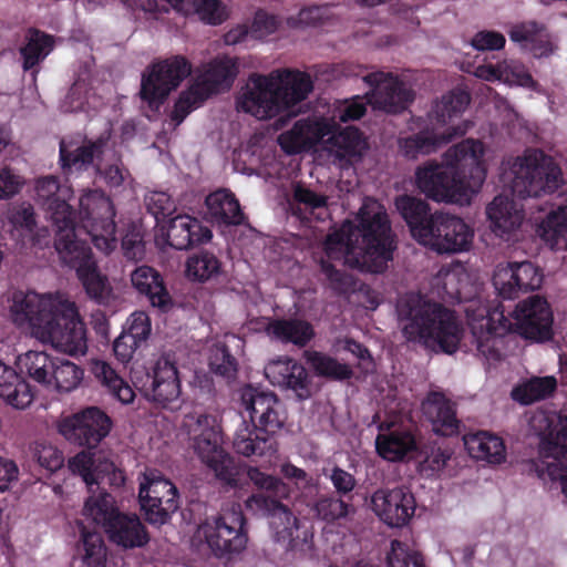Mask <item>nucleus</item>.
<instances>
[{
  "instance_id": "obj_42",
  "label": "nucleus",
  "mask_w": 567,
  "mask_h": 567,
  "mask_svg": "<svg viewBox=\"0 0 567 567\" xmlns=\"http://www.w3.org/2000/svg\"><path fill=\"white\" fill-rule=\"evenodd\" d=\"M166 3L184 16L196 14L212 25L223 23L228 17L220 0H166Z\"/></svg>"
},
{
  "instance_id": "obj_24",
  "label": "nucleus",
  "mask_w": 567,
  "mask_h": 567,
  "mask_svg": "<svg viewBox=\"0 0 567 567\" xmlns=\"http://www.w3.org/2000/svg\"><path fill=\"white\" fill-rule=\"evenodd\" d=\"M112 427L111 416L99 406H86L73 413V441L89 450L95 449Z\"/></svg>"
},
{
  "instance_id": "obj_13",
  "label": "nucleus",
  "mask_w": 567,
  "mask_h": 567,
  "mask_svg": "<svg viewBox=\"0 0 567 567\" xmlns=\"http://www.w3.org/2000/svg\"><path fill=\"white\" fill-rule=\"evenodd\" d=\"M38 200L45 207L55 227V249L64 264L71 260V209L68 200L70 188L61 186L54 176L35 181Z\"/></svg>"
},
{
  "instance_id": "obj_53",
  "label": "nucleus",
  "mask_w": 567,
  "mask_h": 567,
  "mask_svg": "<svg viewBox=\"0 0 567 567\" xmlns=\"http://www.w3.org/2000/svg\"><path fill=\"white\" fill-rule=\"evenodd\" d=\"M209 368L216 375L230 381L237 374V360L227 346H216L209 357Z\"/></svg>"
},
{
  "instance_id": "obj_33",
  "label": "nucleus",
  "mask_w": 567,
  "mask_h": 567,
  "mask_svg": "<svg viewBox=\"0 0 567 567\" xmlns=\"http://www.w3.org/2000/svg\"><path fill=\"white\" fill-rule=\"evenodd\" d=\"M276 434L260 431L259 426L252 423L249 425L243 421L235 432L233 449L237 454L246 457L271 456L277 452Z\"/></svg>"
},
{
  "instance_id": "obj_44",
  "label": "nucleus",
  "mask_w": 567,
  "mask_h": 567,
  "mask_svg": "<svg viewBox=\"0 0 567 567\" xmlns=\"http://www.w3.org/2000/svg\"><path fill=\"white\" fill-rule=\"evenodd\" d=\"M237 74V59L223 55L210 61L200 78L218 93L220 89H229Z\"/></svg>"
},
{
  "instance_id": "obj_28",
  "label": "nucleus",
  "mask_w": 567,
  "mask_h": 567,
  "mask_svg": "<svg viewBox=\"0 0 567 567\" xmlns=\"http://www.w3.org/2000/svg\"><path fill=\"white\" fill-rule=\"evenodd\" d=\"M416 426H399L375 439L378 454L385 461L400 462L419 451L420 435Z\"/></svg>"
},
{
  "instance_id": "obj_45",
  "label": "nucleus",
  "mask_w": 567,
  "mask_h": 567,
  "mask_svg": "<svg viewBox=\"0 0 567 567\" xmlns=\"http://www.w3.org/2000/svg\"><path fill=\"white\" fill-rule=\"evenodd\" d=\"M82 527L81 542L76 545V553L85 567H105L107 549L102 535L97 532H89Z\"/></svg>"
},
{
  "instance_id": "obj_49",
  "label": "nucleus",
  "mask_w": 567,
  "mask_h": 567,
  "mask_svg": "<svg viewBox=\"0 0 567 567\" xmlns=\"http://www.w3.org/2000/svg\"><path fill=\"white\" fill-rule=\"evenodd\" d=\"M471 102V95L465 90L454 89L444 94L430 113L440 124H445L452 116L462 113Z\"/></svg>"
},
{
  "instance_id": "obj_54",
  "label": "nucleus",
  "mask_w": 567,
  "mask_h": 567,
  "mask_svg": "<svg viewBox=\"0 0 567 567\" xmlns=\"http://www.w3.org/2000/svg\"><path fill=\"white\" fill-rule=\"evenodd\" d=\"M351 508L348 502L334 495L322 496L315 505L318 517L328 523L347 517Z\"/></svg>"
},
{
  "instance_id": "obj_1",
  "label": "nucleus",
  "mask_w": 567,
  "mask_h": 567,
  "mask_svg": "<svg viewBox=\"0 0 567 567\" xmlns=\"http://www.w3.org/2000/svg\"><path fill=\"white\" fill-rule=\"evenodd\" d=\"M115 208L102 190H89L79 199V210L73 209V270L86 296L95 303L110 302L112 287L101 272L97 261L86 240L80 239L84 233L96 249L112 252L117 245Z\"/></svg>"
},
{
  "instance_id": "obj_47",
  "label": "nucleus",
  "mask_w": 567,
  "mask_h": 567,
  "mask_svg": "<svg viewBox=\"0 0 567 567\" xmlns=\"http://www.w3.org/2000/svg\"><path fill=\"white\" fill-rule=\"evenodd\" d=\"M557 389V380L554 377H534L525 383L515 386L512 398L524 405L549 398Z\"/></svg>"
},
{
  "instance_id": "obj_18",
  "label": "nucleus",
  "mask_w": 567,
  "mask_h": 567,
  "mask_svg": "<svg viewBox=\"0 0 567 567\" xmlns=\"http://www.w3.org/2000/svg\"><path fill=\"white\" fill-rule=\"evenodd\" d=\"M363 80L371 86V91L365 94V97L374 110L399 114L414 101L413 90L392 73L372 72L367 74Z\"/></svg>"
},
{
  "instance_id": "obj_3",
  "label": "nucleus",
  "mask_w": 567,
  "mask_h": 567,
  "mask_svg": "<svg viewBox=\"0 0 567 567\" xmlns=\"http://www.w3.org/2000/svg\"><path fill=\"white\" fill-rule=\"evenodd\" d=\"M483 156L481 141L463 140L445 152L444 164L433 163L417 168L416 186L435 202H453L463 189L482 187L486 178Z\"/></svg>"
},
{
  "instance_id": "obj_4",
  "label": "nucleus",
  "mask_w": 567,
  "mask_h": 567,
  "mask_svg": "<svg viewBox=\"0 0 567 567\" xmlns=\"http://www.w3.org/2000/svg\"><path fill=\"white\" fill-rule=\"evenodd\" d=\"M396 313L406 341L437 348L447 354L457 351L463 328L455 311L419 292H408L398 299Z\"/></svg>"
},
{
  "instance_id": "obj_31",
  "label": "nucleus",
  "mask_w": 567,
  "mask_h": 567,
  "mask_svg": "<svg viewBox=\"0 0 567 567\" xmlns=\"http://www.w3.org/2000/svg\"><path fill=\"white\" fill-rule=\"evenodd\" d=\"M131 282L138 295L144 296L151 306L167 312L173 307L172 297L163 276L151 266H138L131 274Z\"/></svg>"
},
{
  "instance_id": "obj_7",
  "label": "nucleus",
  "mask_w": 567,
  "mask_h": 567,
  "mask_svg": "<svg viewBox=\"0 0 567 567\" xmlns=\"http://www.w3.org/2000/svg\"><path fill=\"white\" fill-rule=\"evenodd\" d=\"M237 464L243 468L240 481L234 488L241 487L248 478L265 492L256 493L246 501L247 509L269 519V525L278 543H286L287 548H295V533L298 530V518L289 507L278 501L275 496L286 493L285 484L277 477L262 473L257 467H248Z\"/></svg>"
},
{
  "instance_id": "obj_40",
  "label": "nucleus",
  "mask_w": 567,
  "mask_h": 567,
  "mask_svg": "<svg viewBox=\"0 0 567 567\" xmlns=\"http://www.w3.org/2000/svg\"><path fill=\"white\" fill-rule=\"evenodd\" d=\"M511 41L519 44L524 50L532 52L535 56H542L550 51V42L545 27L535 21H527L514 24L508 30Z\"/></svg>"
},
{
  "instance_id": "obj_15",
  "label": "nucleus",
  "mask_w": 567,
  "mask_h": 567,
  "mask_svg": "<svg viewBox=\"0 0 567 567\" xmlns=\"http://www.w3.org/2000/svg\"><path fill=\"white\" fill-rule=\"evenodd\" d=\"M190 72V62L182 55L154 62L142 74L141 99L152 111H158L169 93L176 90Z\"/></svg>"
},
{
  "instance_id": "obj_14",
  "label": "nucleus",
  "mask_w": 567,
  "mask_h": 567,
  "mask_svg": "<svg viewBox=\"0 0 567 567\" xmlns=\"http://www.w3.org/2000/svg\"><path fill=\"white\" fill-rule=\"evenodd\" d=\"M138 481V502L145 519L152 525L166 524L179 507L177 487L157 470H146Z\"/></svg>"
},
{
  "instance_id": "obj_36",
  "label": "nucleus",
  "mask_w": 567,
  "mask_h": 567,
  "mask_svg": "<svg viewBox=\"0 0 567 567\" xmlns=\"http://www.w3.org/2000/svg\"><path fill=\"white\" fill-rule=\"evenodd\" d=\"M330 126L326 121L310 122L307 120L297 121L291 130L280 134L278 142L287 154L299 153L308 142L324 138Z\"/></svg>"
},
{
  "instance_id": "obj_22",
  "label": "nucleus",
  "mask_w": 567,
  "mask_h": 567,
  "mask_svg": "<svg viewBox=\"0 0 567 567\" xmlns=\"http://www.w3.org/2000/svg\"><path fill=\"white\" fill-rule=\"evenodd\" d=\"M377 516L390 527L405 526L414 515L416 503L413 493L405 486L378 489L371 497Z\"/></svg>"
},
{
  "instance_id": "obj_25",
  "label": "nucleus",
  "mask_w": 567,
  "mask_h": 567,
  "mask_svg": "<svg viewBox=\"0 0 567 567\" xmlns=\"http://www.w3.org/2000/svg\"><path fill=\"white\" fill-rule=\"evenodd\" d=\"M420 131L398 140L399 152L409 159L435 153L441 146L466 133L465 128L452 127L447 133L439 134L434 126H419Z\"/></svg>"
},
{
  "instance_id": "obj_12",
  "label": "nucleus",
  "mask_w": 567,
  "mask_h": 567,
  "mask_svg": "<svg viewBox=\"0 0 567 567\" xmlns=\"http://www.w3.org/2000/svg\"><path fill=\"white\" fill-rule=\"evenodd\" d=\"M196 423L200 432L194 437V449L202 462L226 485H238L243 468L221 447V431L216 419L208 414H200Z\"/></svg>"
},
{
  "instance_id": "obj_37",
  "label": "nucleus",
  "mask_w": 567,
  "mask_h": 567,
  "mask_svg": "<svg viewBox=\"0 0 567 567\" xmlns=\"http://www.w3.org/2000/svg\"><path fill=\"white\" fill-rule=\"evenodd\" d=\"M468 454L489 464H501L506 460V446L502 437L487 431H478L464 436Z\"/></svg>"
},
{
  "instance_id": "obj_6",
  "label": "nucleus",
  "mask_w": 567,
  "mask_h": 567,
  "mask_svg": "<svg viewBox=\"0 0 567 567\" xmlns=\"http://www.w3.org/2000/svg\"><path fill=\"white\" fill-rule=\"evenodd\" d=\"M313 90L310 75L282 69L269 75L254 74L238 99V107L258 118H271L305 101Z\"/></svg>"
},
{
  "instance_id": "obj_19",
  "label": "nucleus",
  "mask_w": 567,
  "mask_h": 567,
  "mask_svg": "<svg viewBox=\"0 0 567 567\" xmlns=\"http://www.w3.org/2000/svg\"><path fill=\"white\" fill-rule=\"evenodd\" d=\"M542 269L532 261H509L497 265L493 275V285L504 299H516L540 288L543 284Z\"/></svg>"
},
{
  "instance_id": "obj_20",
  "label": "nucleus",
  "mask_w": 567,
  "mask_h": 567,
  "mask_svg": "<svg viewBox=\"0 0 567 567\" xmlns=\"http://www.w3.org/2000/svg\"><path fill=\"white\" fill-rule=\"evenodd\" d=\"M515 331L525 339L547 341L553 336V312L546 299L532 296L513 311Z\"/></svg>"
},
{
  "instance_id": "obj_38",
  "label": "nucleus",
  "mask_w": 567,
  "mask_h": 567,
  "mask_svg": "<svg viewBox=\"0 0 567 567\" xmlns=\"http://www.w3.org/2000/svg\"><path fill=\"white\" fill-rule=\"evenodd\" d=\"M267 333L282 343H292L299 348L306 347L316 336L313 326L298 318H281L271 320Z\"/></svg>"
},
{
  "instance_id": "obj_9",
  "label": "nucleus",
  "mask_w": 567,
  "mask_h": 567,
  "mask_svg": "<svg viewBox=\"0 0 567 567\" xmlns=\"http://www.w3.org/2000/svg\"><path fill=\"white\" fill-rule=\"evenodd\" d=\"M511 172L512 194L520 199L553 194L564 184L559 165L538 148L525 150L514 159Z\"/></svg>"
},
{
  "instance_id": "obj_17",
  "label": "nucleus",
  "mask_w": 567,
  "mask_h": 567,
  "mask_svg": "<svg viewBox=\"0 0 567 567\" xmlns=\"http://www.w3.org/2000/svg\"><path fill=\"white\" fill-rule=\"evenodd\" d=\"M430 236L431 238H425L421 245L441 255H452L471 249L474 230L461 217L436 210Z\"/></svg>"
},
{
  "instance_id": "obj_41",
  "label": "nucleus",
  "mask_w": 567,
  "mask_h": 567,
  "mask_svg": "<svg viewBox=\"0 0 567 567\" xmlns=\"http://www.w3.org/2000/svg\"><path fill=\"white\" fill-rule=\"evenodd\" d=\"M0 396L16 409H25L33 400L30 385L17 371L0 360Z\"/></svg>"
},
{
  "instance_id": "obj_50",
  "label": "nucleus",
  "mask_w": 567,
  "mask_h": 567,
  "mask_svg": "<svg viewBox=\"0 0 567 567\" xmlns=\"http://www.w3.org/2000/svg\"><path fill=\"white\" fill-rule=\"evenodd\" d=\"M27 39L28 42L25 47L21 49L24 70L32 69L42 61L53 48L52 38L38 30L29 31Z\"/></svg>"
},
{
  "instance_id": "obj_21",
  "label": "nucleus",
  "mask_w": 567,
  "mask_h": 567,
  "mask_svg": "<svg viewBox=\"0 0 567 567\" xmlns=\"http://www.w3.org/2000/svg\"><path fill=\"white\" fill-rule=\"evenodd\" d=\"M240 399L251 423L260 431L277 433L284 426L281 402L274 392L248 385L243 389Z\"/></svg>"
},
{
  "instance_id": "obj_63",
  "label": "nucleus",
  "mask_w": 567,
  "mask_h": 567,
  "mask_svg": "<svg viewBox=\"0 0 567 567\" xmlns=\"http://www.w3.org/2000/svg\"><path fill=\"white\" fill-rule=\"evenodd\" d=\"M140 341L122 332L113 343V352L115 358L122 362L127 363L132 360L135 351L142 346Z\"/></svg>"
},
{
  "instance_id": "obj_16",
  "label": "nucleus",
  "mask_w": 567,
  "mask_h": 567,
  "mask_svg": "<svg viewBox=\"0 0 567 567\" xmlns=\"http://www.w3.org/2000/svg\"><path fill=\"white\" fill-rule=\"evenodd\" d=\"M135 385L144 398L163 409L177 410L181 408V380L175 363L166 358L157 360L152 372L137 379Z\"/></svg>"
},
{
  "instance_id": "obj_58",
  "label": "nucleus",
  "mask_w": 567,
  "mask_h": 567,
  "mask_svg": "<svg viewBox=\"0 0 567 567\" xmlns=\"http://www.w3.org/2000/svg\"><path fill=\"white\" fill-rule=\"evenodd\" d=\"M151 331L150 316L145 311H135L127 319V329L123 332L144 343L148 339Z\"/></svg>"
},
{
  "instance_id": "obj_46",
  "label": "nucleus",
  "mask_w": 567,
  "mask_h": 567,
  "mask_svg": "<svg viewBox=\"0 0 567 567\" xmlns=\"http://www.w3.org/2000/svg\"><path fill=\"white\" fill-rule=\"evenodd\" d=\"M221 271V262L217 256L206 249L190 255L186 260L185 274L189 280L206 282L216 278Z\"/></svg>"
},
{
  "instance_id": "obj_30",
  "label": "nucleus",
  "mask_w": 567,
  "mask_h": 567,
  "mask_svg": "<svg viewBox=\"0 0 567 567\" xmlns=\"http://www.w3.org/2000/svg\"><path fill=\"white\" fill-rule=\"evenodd\" d=\"M483 327L486 332L477 337V352L487 361H501L503 337L513 330L512 321L505 316L503 308L495 307L487 312Z\"/></svg>"
},
{
  "instance_id": "obj_61",
  "label": "nucleus",
  "mask_w": 567,
  "mask_h": 567,
  "mask_svg": "<svg viewBox=\"0 0 567 567\" xmlns=\"http://www.w3.org/2000/svg\"><path fill=\"white\" fill-rule=\"evenodd\" d=\"M506 43L505 37L497 31H478L472 39L471 44L478 51L501 50Z\"/></svg>"
},
{
  "instance_id": "obj_56",
  "label": "nucleus",
  "mask_w": 567,
  "mask_h": 567,
  "mask_svg": "<svg viewBox=\"0 0 567 567\" xmlns=\"http://www.w3.org/2000/svg\"><path fill=\"white\" fill-rule=\"evenodd\" d=\"M320 270L326 276L330 289L336 293H346L352 286V278L344 271L337 269L329 260H320Z\"/></svg>"
},
{
  "instance_id": "obj_27",
  "label": "nucleus",
  "mask_w": 567,
  "mask_h": 567,
  "mask_svg": "<svg viewBox=\"0 0 567 567\" xmlns=\"http://www.w3.org/2000/svg\"><path fill=\"white\" fill-rule=\"evenodd\" d=\"M265 375L272 385L295 391L300 400L310 396L308 372L292 358L286 357L269 362L265 367Z\"/></svg>"
},
{
  "instance_id": "obj_35",
  "label": "nucleus",
  "mask_w": 567,
  "mask_h": 567,
  "mask_svg": "<svg viewBox=\"0 0 567 567\" xmlns=\"http://www.w3.org/2000/svg\"><path fill=\"white\" fill-rule=\"evenodd\" d=\"M330 128L328 135L322 138L327 148L340 159L359 158L367 148V142L362 132L355 126L341 128L336 123L326 122Z\"/></svg>"
},
{
  "instance_id": "obj_48",
  "label": "nucleus",
  "mask_w": 567,
  "mask_h": 567,
  "mask_svg": "<svg viewBox=\"0 0 567 567\" xmlns=\"http://www.w3.org/2000/svg\"><path fill=\"white\" fill-rule=\"evenodd\" d=\"M307 360L318 377L332 381H346L353 377L350 365L319 351L309 352Z\"/></svg>"
},
{
  "instance_id": "obj_10",
  "label": "nucleus",
  "mask_w": 567,
  "mask_h": 567,
  "mask_svg": "<svg viewBox=\"0 0 567 567\" xmlns=\"http://www.w3.org/2000/svg\"><path fill=\"white\" fill-rule=\"evenodd\" d=\"M83 515L101 526L110 542L118 546L142 547L148 542V534L141 519L136 515L121 513L113 496L106 491L89 496Z\"/></svg>"
},
{
  "instance_id": "obj_64",
  "label": "nucleus",
  "mask_w": 567,
  "mask_h": 567,
  "mask_svg": "<svg viewBox=\"0 0 567 567\" xmlns=\"http://www.w3.org/2000/svg\"><path fill=\"white\" fill-rule=\"evenodd\" d=\"M213 94H216L215 90H213V87L208 85L199 75L197 80L179 95L190 102L193 107L196 109Z\"/></svg>"
},
{
  "instance_id": "obj_23",
  "label": "nucleus",
  "mask_w": 567,
  "mask_h": 567,
  "mask_svg": "<svg viewBox=\"0 0 567 567\" xmlns=\"http://www.w3.org/2000/svg\"><path fill=\"white\" fill-rule=\"evenodd\" d=\"M79 474L89 489L96 485L107 484L111 487H122L125 484V472L101 455L91 452H81L73 456V475Z\"/></svg>"
},
{
  "instance_id": "obj_26",
  "label": "nucleus",
  "mask_w": 567,
  "mask_h": 567,
  "mask_svg": "<svg viewBox=\"0 0 567 567\" xmlns=\"http://www.w3.org/2000/svg\"><path fill=\"white\" fill-rule=\"evenodd\" d=\"M421 411L434 433L442 436L460 433L461 421L456 416V404L442 391H430L421 403Z\"/></svg>"
},
{
  "instance_id": "obj_52",
  "label": "nucleus",
  "mask_w": 567,
  "mask_h": 567,
  "mask_svg": "<svg viewBox=\"0 0 567 567\" xmlns=\"http://www.w3.org/2000/svg\"><path fill=\"white\" fill-rule=\"evenodd\" d=\"M386 564L389 567H426L423 555L399 539L391 542Z\"/></svg>"
},
{
  "instance_id": "obj_2",
  "label": "nucleus",
  "mask_w": 567,
  "mask_h": 567,
  "mask_svg": "<svg viewBox=\"0 0 567 567\" xmlns=\"http://www.w3.org/2000/svg\"><path fill=\"white\" fill-rule=\"evenodd\" d=\"M358 225L344 221L341 228L328 235L324 250L328 259L342 254L343 264L368 274H382L396 249L391 221L382 206L364 204L357 216Z\"/></svg>"
},
{
  "instance_id": "obj_57",
  "label": "nucleus",
  "mask_w": 567,
  "mask_h": 567,
  "mask_svg": "<svg viewBox=\"0 0 567 567\" xmlns=\"http://www.w3.org/2000/svg\"><path fill=\"white\" fill-rule=\"evenodd\" d=\"M71 363L65 359H56L50 368L51 384L48 386L54 389L60 394H68L71 391Z\"/></svg>"
},
{
  "instance_id": "obj_34",
  "label": "nucleus",
  "mask_w": 567,
  "mask_h": 567,
  "mask_svg": "<svg viewBox=\"0 0 567 567\" xmlns=\"http://www.w3.org/2000/svg\"><path fill=\"white\" fill-rule=\"evenodd\" d=\"M486 214L493 233L506 239L520 227L524 219L523 208L514 199L503 195L496 196L488 204Z\"/></svg>"
},
{
  "instance_id": "obj_32",
  "label": "nucleus",
  "mask_w": 567,
  "mask_h": 567,
  "mask_svg": "<svg viewBox=\"0 0 567 567\" xmlns=\"http://www.w3.org/2000/svg\"><path fill=\"white\" fill-rule=\"evenodd\" d=\"M213 237L210 228L189 215H177L171 219L167 241L177 250H186L196 245L206 244Z\"/></svg>"
},
{
  "instance_id": "obj_51",
  "label": "nucleus",
  "mask_w": 567,
  "mask_h": 567,
  "mask_svg": "<svg viewBox=\"0 0 567 567\" xmlns=\"http://www.w3.org/2000/svg\"><path fill=\"white\" fill-rule=\"evenodd\" d=\"M18 364L22 371L28 373L34 381L43 384H51L50 368L53 361L47 353L41 351H28L18 358Z\"/></svg>"
},
{
  "instance_id": "obj_29",
  "label": "nucleus",
  "mask_w": 567,
  "mask_h": 567,
  "mask_svg": "<svg viewBox=\"0 0 567 567\" xmlns=\"http://www.w3.org/2000/svg\"><path fill=\"white\" fill-rule=\"evenodd\" d=\"M394 206L406 223L411 236L419 244H422L425 238H431L434 213H431V208L424 199L404 194L395 198Z\"/></svg>"
},
{
  "instance_id": "obj_59",
  "label": "nucleus",
  "mask_w": 567,
  "mask_h": 567,
  "mask_svg": "<svg viewBox=\"0 0 567 567\" xmlns=\"http://www.w3.org/2000/svg\"><path fill=\"white\" fill-rule=\"evenodd\" d=\"M25 179L10 167L0 169V200L14 197L21 192Z\"/></svg>"
},
{
  "instance_id": "obj_43",
  "label": "nucleus",
  "mask_w": 567,
  "mask_h": 567,
  "mask_svg": "<svg viewBox=\"0 0 567 567\" xmlns=\"http://www.w3.org/2000/svg\"><path fill=\"white\" fill-rule=\"evenodd\" d=\"M90 370L117 401L123 404L134 401L135 393L131 385L107 362L94 359L90 362Z\"/></svg>"
},
{
  "instance_id": "obj_5",
  "label": "nucleus",
  "mask_w": 567,
  "mask_h": 567,
  "mask_svg": "<svg viewBox=\"0 0 567 567\" xmlns=\"http://www.w3.org/2000/svg\"><path fill=\"white\" fill-rule=\"evenodd\" d=\"M10 315L16 324L27 323L40 342L71 353V301L66 293L14 292Z\"/></svg>"
},
{
  "instance_id": "obj_8",
  "label": "nucleus",
  "mask_w": 567,
  "mask_h": 567,
  "mask_svg": "<svg viewBox=\"0 0 567 567\" xmlns=\"http://www.w3.org/2000/svg\"><path fill=\"white\" fill-rule=\"evenodd\" d=\"M530 426L539 437V477L545 474L559 481L567 497V416L538 411L530 419Z\"/></svg>"
},
{
  "instance_id": "obj_55",
  "label": "nucleus",
  "mask_w": 567,
  "mask_h": 567,
  "mask_svg": "<svg viewBox=\"0 0 567 567\" xmlns=\"http://www.w3.org/2000/svg\"><path fill=\"white\" fill-rule=\"evenodd\" d=\"M121 247L123 255L130 260H141L145 255V243L141 229L135 224H130L122 237Z\"/></svg>"
},
{
  "instance_id": "obj_62",
  "label": "nucleus",
  "mask_w": 567,
  "mask_h": 567,
  "mask_svg": "<svg viewBox=\"0 0 567 567\" xmlns=\"http://www.w3.org/2000/svg\"><path fill=\"white\" fill-rule=\"evenodd\" d=\"M103 154L102 141H90L73 151V166L81 165L87 167L92 165L95 158H100Z\"/></svg>"
},
{
  "instance_id": "obj_39",
  "label": "nucleus",
  "mask_w": 567,
  "mask_h": 567,
  "mask_svg": "<svg viewBox=\"0 0 567 567\" xmlns=\"http://www.w3.org/2000/svg\"><path fill=\"white\" fill-rule=\"evenodd\" d=\"M212 219L223 225H240L245 219L240 204L228 189L221 188L210 193L205 200Z\"/></svg>"
},
{
  "instance_id": "obj_11",
  "label": "nucleus",
  "mask_w": 567,
  "mask_h": 567,
  "mask_svg": "<svg viewBox=\"0 0 567 567\" xmlns=\"http://www.w3.org/2000/svg\"><path fill=\"white\" fill-rule=\"evenodd\" d=\"M246 517L239 504L212 517H207L198 527L202 535L216 557L240 553L246 548L248 535Z\"/></svg>"
},
{
  "instance_id": "obj_60",
  "label": "nucleus",
  "mask_w": 567,
  "mask_h": 567,
  "mask_svg": "<svg viewBox=\"0 0 567 567\" xmlns=\"http://www.w3.org/2000/svg\"><path fill=\"white\" fill-rule=\"evenodd\" d=\"M367 104H369L368 101L365 102L363 97L357 95L339 106L334 117L342 123L360 120L367 112Z\"/></svg>"
}]
</instances>
